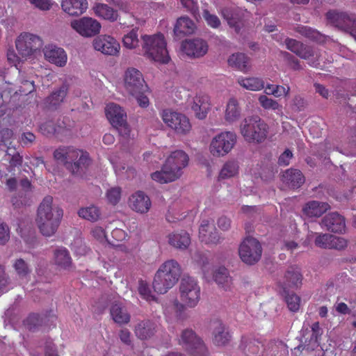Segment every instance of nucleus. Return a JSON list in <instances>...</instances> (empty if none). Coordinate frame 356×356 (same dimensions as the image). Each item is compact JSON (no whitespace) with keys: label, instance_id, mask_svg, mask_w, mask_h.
Returning a JSON list of instances; mask_svg holds the SVG:
<instances>
[{"label":"nucleus","instance_id":"obj_7","mask_svg":"<svg viewBox=\"0 0 356 356\" xmlns=\"http://www.w3.org/2000/svg\"><path fill=\"white\" fill-rule=\"evenodd\" d=\"M236 135L234 132L225 131L216 135L211 140L210 153L216 157L227 155L236 143Z\"/></svg>","mask_w":356,"mask_h":356},{"label":"nucleus","instance_id":"obj_45","mask_svg":"<svg viewBox=\"0 0 356 356\" xmlns=\"http://www.w3.org/2000/svg\"><path fill=\"white\" fill-rule=\"evenodd\" d=\"M78 214L79 217L90 220L96 221L100 217V211L98 207L91 205L81 208L79 210Z\"/></svg>","mask_w":356,"mask_h":356},{"label":"nucleus","instance_id":"obj_55","mask_svg":"<svg viewBox=\"0 0 356 356\" xmlns=\"http://www.w3.org/2000/svg\"><path fill=\"white\" fill-rule=\"evenodd\" d=\"M30 4L42 11L49 10L53 5L51 0H27Z\"/></svg>","mask_w":356,"mask_h":356},{"label":"nucleus","instance_id":"obj_5","mask_svg":"<svg viewBox=\"0 0 356 356\" xmlns=\"http://www.w3.org/2000/svg\"><path fill=\"white\" fill-rule=\"evenodd\" d=\"M43 44L39 35L28 32L22 33L15 40L16 49L25 60H33L40 56Z\"/></svg>","mask_w":356,"mask_h":356},{"label":"nucleus","instance_id":"obj_54","mask_svg":"<svg viewBox=\"0 0 356 356\" xmlns=\"http://www.w3.org/2000/svg\"><path fill=\"white\" fill-rule=\"evenodd\" d=\"M347 246V241L342 237L331 235L330 240L329 248H334L337 250L343 249Z\"/></svg>","mask_w":356,"mask_h":356},{"label":"nucleus","instance_id":"obj_43","mask_svg":"<svg viewBox=\"0 0 356 356\" xmlns=\"http://www.w3.org/2000/svg\"><path fill=\"white\" fill-rule=\"evenodd\" d=\"M238 173V165L235 161L226 162L221 168L218 179H227L236 176Z\"/></svg>","mask_w":356,"mask_h":356},{"label":"nucleus","instance_id":"obj_23","mask_svg":"<svg viewBox=\"0 0 356 356\" xmlns=\"http://www.w3.org/2000/svg\"><path fill=\"white\" fill-rule=\"evenodd\" d=\"M79 149L72 147H61L54 151V159L67 168H71L78 158Z\"/></svg>","mask_w":356,"mask_h":356},{"label":"nucleus","instance_id":"obj_51","mask_svg":"<svg viewBox=\"0 0 356 356\" xmlns=\"http://www.w3.org/2000/svg\"><path fill=\"white\" fill-rule=\"evenodd\" d=\"M122 191L120 187L115 186L107 190L106 197L109 204H117L121 198Z\"/></svg>","mask_w":356,"mask_h":356},{"label":"nucleus","instance_id":"obj_42","mask_svg":"<svg viewBox=\"0 0 356 356\" xmlns=\"http://www.w3.org/2000/svg\"><path fill=\"white\" fill-rule=\"evenodd\" d=\"M286 284L289 287H298L302 282V275L297 267H290L285 274Z\"/></svg>","mask_w":356,"mask_h":356},{"label":"nucleus","instance_id":"obj_64","mask_svg":"<svg viewBox=\"0 0 356 356\" xmlns=\"http://www.w3.org/2000/svg\"><path fill=\"white\" fill-rule=\"evenodd\" d=\"M143 92H142L137 95L132 96L136 97L137 102L140 107L146 108L149 106V102L147 97L143 95Z\"/></svg>","mask_w":356,"mask_h":356},{"label":"nucleus","instance_id":"obj_24","mask_svg":"<svg viewBox=\"0 0 356 356\" xmlns=\"http://www.w3.org/2000/svg\"><path fill=\"white\" fill-rule=\"evenodd\" d=\"M168 242L172 247L184 250L189 247L191 239L190 234L187 232L180 230L169 234L168 235Z\"/></svg>","mask_w":356,"mask_h":356},{"label":"nucleus","instance_id":"obj_18","mask_svg":"<svg viewBox=\"0 0 356 356\" xmlns=\"http://www.w3.org/2000/svg\"><path fill=\"white\" fill-rule=\"evenodd\" d=\"M194 115L199 120L207 118L211 108L210 97L204 92H198L193 97V102L190 104Z\"/></svg>","mask_w":356,"mask_h":356},{"label":"nucleus","instance_id":"obj_8","mask_svg":"<svg viewBox=\"0 0 356 356\" xmlns=\"http://www.w3.org/2000/svg\"><path fill=\"white\" fill-rule=\"evenodd\" d=\"M161 118L163 122L177 135H188L192 129L189 118L183 113L164 110L161 113Z\"/></svg>","mask_w":356,"mask_h":356},{"label":"nucleus","instance_id":"obj_9","mask_svg":"<svg viewBox=\"0 0 356 356\" xmlns=\"http://www.w3.org/2000/svg\"><path fill=\"white\" fill-rule=\"evenodd\" d=\"M179 343L191 356H209V351L204 343L191 329L182 331Z\"/></svg>","mask_w":356,"mask_h":356},{"label":"nucleus","instance_id":"obj_36","mask_svg":"<svg viewBox=\"0 0 356 356\" xmlns=\"http://www.w3.org/2000/svg\"><path fill=\"white\" fill-rule=\"evenodd\" d=\"M237 82L243 88L252 91H259L264 88V81L258 77L240 76Z\"/></svg>","mask_w":356,"mask_h":356},{"label":"nucleus","instance_id":"obj_49","mask_svg":"<svg viewBox=\"0 0 356 356\" xmlns=\"http://www.w3.org/2000/svg\"><path fill=\"white\" fill-rule=\"evenodd\" d=\"M259 102L264 109L277 111L279 113H282V106L277 101L268 98L266 95H260Z\"/></svg>","mask_w":356,"mask_h":356},{"label":"nucleus","instance_id":"obj_16","mask_svg":"<svg viewBox=\"0 0 356 356\" xmlns=\"http://www.w3.org/2000/svg\"><path fill=\"white\" fill-rule=\"evenodd\" d=\"M200 240L210 245H216L222 241V238L217 232L213 220L211 218L203 219L199 228Z\"/></svg>","mask_w":356,"mask_h":356},{"label":"nucleus","instance_id":"obj_34","mask_svg":"<svg viewBox=\"0 0 356 356\" xmlns=\"http://www.w3.org/2000/svg\"><path fill=\"white\" fill-rule=\"evenodd\" d=\"M229 65L246 73L251 69L250 58L242 53L233 54L228 58Z\"/></svg>","mask_w":356,"mask_h":356},{"label":"nucleus","instance_id":"obj_17","mask_svg":"<svg viewBox=\"0 0 356 356\" xmlns=\"http://www.w3.org/2000/svg\"><path fill=\"white\" fill-rule=\"evenodd\" d=\"M188 156L182 150L172 152L165 161L167 169H169L179 179L183 174V170L188 165Z\"/></svg>","mask_w":356,"mask_h":356},{"label":"nucleus","instance_id":"obj_37","mask_svg":"<svg viewBox=\"0 0 356 356\" xmlns=\"http://www.w3.org/2000/svg\"><path fill=\"white\" fill-rule=\"evenodd\" d=\"M115 6L118 9L124 13H131V16L136 20V23L141 24L145 22L143 17H140V14L137 12H133V10L138 6V4L129 1L120 0L115 3Z\"/></svg>","mask_w":356,"mask_h":356},{"label":"nucleus","instance_id":"obj_38","mask_svg":"<svg viewBox=\"0 0 356 356\" xmlns=\"http://www.w3.org/2000/svg\"><path fill=\"white\" fill-rule=\"evenodd\" d=\"M13 266L17 276L20 280H28L32 272L31 266L23 259H17L13 262Z\"/></svg>","mask_w":356,"mask_h":356},{"label":"nucleus","instance_id":"obj_32","mask_svg":"<svg viewBox=\"0 0 356 356\" xmlns=\"http://www.w3.org/2000/svg\"><path fill=\"white\" fill-rule=\"evenodd\" d=\"M156 331L154 323L149 320L138 322L134 327L136 336L140 339H147L152 337Z\"/></svg>","mask_w":356,"mask_h":356},{"label":"nucleus","instance_id":"obj_1","mask_svg":"<svg viewBox=\"0 0 356 356\" xmlns=\"http://www.w3.org/2000/svg\"><path fill=\"white\" fill-rule=\"evenodd\" d=\"M179 302L175 300L171 307L165 308V316L171 318L172 312L177 318H181L182 314L187 308H195L201 298V288L196 279L192 277H184L179 286Z\"/></svg>","mask_w":356,"mask_h":356},{"label":"nucleus","instance_id":"obj_15","mask_svg":"<svg viewBox=\"0 0 356 356\" xmlns=\"http://www.w3.org/2000/svg\"><path fill=\"white\" fill-rule=\"evenodd\" d=\"M92 45L95 51L104 55L118 56L120 50V45L118 40L106 34L95 37L92 42Z\"/></svg>","mask_w":356,"mask_h":356},{"label":"nucleus","instance_id":"obj_40","mask_svg":"<svg viewBox=\"0 0 356 356\" xmlns=\"http://www.w3.org/2000/svg\"><path fill=\"white\" fill-rule=\"evenodd\" d=\"M165 164L162 167L161 170L156 171L151 175L152 179L161 184L174 181L177 179V177L174 172L172 173L169 169H167Z\"/></svg>","mask_w":356,"mask_h":356},{"label":"nucleus","instance_id":"obj_25","mask_svg":"<svg viewBox=\"0 0 356 356\" xmlns=\"http://www.w3.org/2000/svg\"><path fill=\"white\" fill-rule=\"evenodd\" d=\"M129 206L136 212L144 213L149 210L151 201L143 192L138 191L129 198Z\"/></svg>","mask_w":356,"mask_h":356},{"label":"nucleus","instance_id":"obj_48","mask_svg":"<svg viewBox=\"0 0 356 356\" xmlns=\"http://www.w3.org/2000/svg\"><path fill=\"white\" fill-rule=\"evenodd\" d=\"M123 46L129 49H133L139 46L137 30L133 29L122 38Z\"/></svg>","mask_w":356,"mask_h":356},{"label":"nucleus","instance_id":"obj_27","mask_svg":"<svg viewBox=\"0 0 356 356\" xmlns=\"http://www.w3.org/2000/svg\"><path fill=\"white\" fill-rule=\"evenodd\" d=\"M241 115V108L236 98H229L224 111V119L228 124H233L238 121Z\"/></svg>","mask_w":356,"mask_h":356},{"label":"nucleus","instance_id":"obj_33","mask_svg":"<svg viewBox=\"0 0 356 356\" xmlns=\"http://www.w3.org/2000/svg\"><path fill=\"white\" fill-rule=\"evenodd\" d=\"M330 209V205L326 202L310 201L303 207V213L309 218L319 217Z\"/></svg>","mask_w":356,"mask_h":356},{"label":"nucleus","instance_id":"obj_52","mask_svg":"<svg viewBox=\"0 0 356 356\" xmlns=\"http://www.w3.org/2000/svg\"><path fill=\"white\" fill-rule=\"evenodd\" d=\"M202 16L207 25L213 29H218L220 26V20L217 15L210 13L209 10L204 9L202 12Z\"/></svg>","mask_w":356,"mask_h":356},{"label":"nucleus","instance_id":"obj_62","mask_svg":"<svg viewBox=\"0 0 356 356\" xmlns=\"http://www.w3.org/2000/svg\"><path fill=\"white\" fill-rule=\"evenodd\" d=\"M293 157V154L289 149H286L279 157L278 163L280 165H288Z\"/></svg>","mask_w":356,"mask_h":356},{"label":"nucleus","instance_id":"obj_46","mask_svg":"<svg viewBox=\"0 0 356 356\" xmlns=\"http://www.w3.org/2000/svg\"><path fill=\"white\" fill-rule=\"evenodd\" d=\"M78 158L72 165L73 173H78L80 169H83L89 165L90 160L89 155L86 152L79 149Z\"/></svg>","mask_w":356,"mask_h":356},{"label":"nucleus","instance_id":"obj_3","mask_svg":"<svg viewBox=\"0 0 356 356\" xmlns=\"http://www.w3.org/2000/svg\"><path fill=\"white\" fill-rule=\"evenodd\" d=\"M181 275L180 264L175 259L162 263L155 273L152 286L155 292L164 294L179 281Z\"/></svg>","mask_w":356,"mask_h":356},{"label":"nucleus","instance_id":"obj_59","mask_svg":"<svg viewBox=\"0 0 356 356\" xmlns=\"http://www.w3.org/2000/svg\"><path fill=\"white\" fill-rule=\"evenodd\" d=\"M10 238L8 227L3 222H0V245L5 244Z\"/></svg>","mask_w":356,"mask_h":356},{"label":"nucleus","instance_id":"obj_61","mask_svg":"<svg viewBox=\"0 0 356 356\" xmlns=\"http://www.w3.org/2000/svg\"><path fill=\"white\" fill-rule=\"evenodd\" d=\"M275 88L272 91H269L270 94L274 95L275 97H279L281 96H286L288 95L290 88L289 86L284 87L282 86L275 85Z\"/></svg>","mask_w":356,"mask_h":356},{"label":"nucleus","instance_id":"obj_19","mask_svg":"<svg viewBox=\"0 0 356 356\" xmlns=\"http://www.w3.org/2000/svg\"><path fill=\"white\" fill-rule=\"evenodd\" d=\"M181 49L188 56L199 58L207 54L208 44L202 39L186 40L182 42Z\"/></svg>","mask_w":356,"mask_h":356},{"label":"nucleus","instance_id":"obj_41","mask_svg":"<svg viewBox=\"0 0 356 356\" xmlns=\"http://www.w3.org/2000/svg\"><path fill=\"white\" fill-rule=\"evenodd\" d=\"M54 259L56 264L64 269L70 267L72 263L69 252L64 248H59L55 250Z\"/></svg>","mask_w":356,"mask_h":356},{"label":"nucleus","instance_id":"obj_21","mask_svg":"<svg viewBox=\"0 0 356 356\" xmlns=\"http://www.w3.org/2000/svg\"><path fill=\"white\" fill-rule=\"evenodd\" d=\"M213 343L217 346H225L230 341L232 335L226 325L220 320L212 323Z\"/></svg>","mask_w":356,"mask_h":356},{"label":"nucleus","instance_id":"obj_47","mask_svg":"<svg viewBox=\"0 0 356 356\" xmlns=\"http://www.w3.org/2000/svg\"><path fill=\"white\" fill-rule=\"evenodd\" d=\"M138 291L140 297L148 302L155 301L156 300V296L151 290L149 284L145 280H140L138 281Z\"/></svg>","mask_w":356,"mask_h":356},{"label":"nucleus","instance_id":"obj_31","mask_svg":"<svg viewBox=\"0 0 356 356\" xmlns=\"http://www.w3.org/2000/svg\"><path fill=\"white\" fill-rule=\"evenodd\" d=\"M93 10L97 17L109 22H115L119 18L118 10L106 3H96L93 7Z\"/></svg>","mask_w":356,"mask_h":356},{"label":"nucleus","instance_id":"obj_22","mask_svg":"<svg viewBox=\"0 0 356 356\" xmlns=\"http://www.w3.org/2000/svg\"><path fill=\"white\" fill-rule=\"evenodd\" d=\"M43 53L46 60L57 66L63 67L67 63V54L63 48L48 44L43 48Z\"/></svg>","mask_w":356,"mask_h":356},{"label":"nucleus","instance_id":"obj_53","mask_svg":"<svg viewBox=\"0 0 356 356\" xmlns=\"http://www.w3.org/2000/svg\"><path fill=\"white\" fill-rule=\"evenodd\" d=\"M286 302L291 312H297L300 308V298L296 294H289L286 297Z\"/></svg>","mask_w":356,"mask_h":356},{"label":"nucleus","instance_id":"obj_13","mask_svg":"<svg viewBox=\"0 0 356 356\" xmlns=\"http://www.w3.org/2000/svg\"><path fill=\"white\" fill-rule=\"evenodd\" d=\"M241 259L248 265L257 263L261 258L262 248L254 238L248 237L241 243L238 249Z\"/></svg>","mask_w":356,"mask_h":356},{"label":"nucleus","instance_id":"obj_10","mask_svg":"<svg viewBox=\"0 0 356 356\" xmlns=\"http://www.w3.org/2000/svg\"><path fill=\"white\" fill-rule=\"evenodd\" d=\"M326 18L328 23L349 33L356 38V17L355 15L330 10L327 13Z\"/></svg>","mask_w":356,"mask_h":356},{"label":"nucleus","instance_id":"obj_4","mask_svg":"<svg viewBox=\"0 0 356 356\" xmlns=\"http://www.w3.org/2000/svg\"><path fill=\"white\" fill-rule=\"evenodd\" d=\"M144 56L149 60L167 63L170 58L167 43L163 34L145 35L142 37Z\"/></svg>","mask_w":356,"mask_h":356},{"label":"nucleus","instance_id":"obj_12","mask_svg":"<svg viewBox=\"0 0 356 356\" xmlns=\"http://www.w3.org/2000/svg\"><path fill=\"white\" fill-rule=\"evenodd\" d=\"M106 115L111 124L123 136H129L131 132L130 128L127 123V114L124 111L118 104L114 103L108 104L106 107Z\"/></svg>","mask_w":356,"mask_h":356},{"label":"nucleus","instance_id":"obj_50","mask_svg":"<svg viewBox=\"0 0 356 356\" xmlns=\"http://www.w3.org/2000/svg\"><path fill=\"white\" fill-rule=\"evenodd\" d=\"M221 14L230 26L234 27L236 29L238 28V22L239 20L238 13L231 8H225L221 10Z\"/></svg>","mask_w":356,"mask_h":356},{"label":"nucleus","instance_id":"obj_56","mask_svg":"<svg viewBox=\"0 0 356 356\" xmlns=\"http://www.w3.org/2000/svg\"><path fill=\"white\" fill-rule=\"evenodd\" d=\"M331 234H318L315 239V244L316 246L322 248H329L330 240Z\"/></svg>","mask_w":356,"mask_h":356},{"label":"nucleus","instance_id":"obj_39","mask_svg":"<svg viewBox=\"0 0 356 356\" xmlns=\"http://www.w3.org/2000/svg\"><path fill=\"white\" fill-rule=\"evenodd\" d=\"M213 277L218 285L222 287L225 290H227L229 288L232 279L227 269L225 267H218L215 269Z\"/></svg>","mask_w":356,"mask_h":356},{"label":"nucleus","instance_id":"obj_60","mask_svg":"<svg viewBox=\"0 0 356 356\" xmlns=\"http://www.w3.org/2000/svg\"><path fill=\"white\" fill-rule=\"evenodd\" d=\"M185 216H183L182 213H179L175 208L170 209L166 215V219L170 222H175L177 220H181Z\"/></svg>","mask_w":356,"mask_h":356},{"label":"nucleus","instance_id":"obj_57","mask_svg":"<svg viewBox=\"0 0 356 356\" xmlns=\"http://www.w3.org/2000/svg\"><path fill=\"white\" fill-rule=\"evenodd\" d=\"M92 235L100 243L108 241L106 237L105 230L101 227H95L91 231Z\"/></svg>","mask_w":356,"mask_h":356},{"label":"nucleus","instance_id":"obj_58","mask_svg":"<svg viewBox=\"0 0 356 356\" xmlns=\"http://www.w3.org/2000/svg\"><path fill=\"white\" fill-rule=\"evenodd\" d=\"M300 32L302 35H305L307 38H309L314 40H318L320 38V33L317 31L312 29L310 27H302Z\"/></svg>","mask_w":356,"mask_h":356},{"label":"nucleus","instance_id":"obj_6","mask_svg":"<svg viewBox=\"0 0 356 356\" xmlns=\"http://www.w3.org/2000/svg\"><path fill=\"white\" fill-rule=\"evenodd\" d=\"M268 125L259 117L245 118L241 124L240 131L249 143H261L267 137Z\"/></svg>","mask_w":356,"mask_h":356},{"label":"nucleus","instance_id":"obj_35","mask_svg":"<svg viewBox=\"0 0 356 356\" xmlns=\"http://www.w3.org/2000/svg\"><path fill=\"white\" fill-rule=\"evenodd\" d=\"M110 312L113 320L118 324H127L130 321L131 316L121 303L113 304Z\"/></svg>","mask_w":356,"mask_h":356},{"label":"nucleus","instance_id":"obj_29","mask_svg":"<svg viewBox=\"0 0 356 356\" xmlns=\"http://www.w3.org/2000/svg\"><path fill=\"white\" fill-rule=\"evenodd\" d=\"M282 180L290 188H299L305 181L302 172L296 169L286 170L282 175Z\"/></svg>","mask_w":356,"mask_h":356},{"label":"nucleus","instance_id":"obj_63","mask_svg":"<svg viewBox=\"0 0 356 356\" xmlns=\"http://www.w3.org/2000/svg\"><path fill=\"white\" fill-rule=\"evenodd\" d=\"M7 58L10 64L17 67L20 63V58L13 49H9L7 52Z\"/></svg>","mask_w":356,"mask_h":356},{"label":"nucleus","instance_id":"obj_44","mask_svg":"<svg viewBox=\"0 0 356 356\" xmlns=\"http://www.w3.org/2000/svg\"><path fill=\"white\" fill-rule=\"evenodd\" d=\"M67 92V87L62 86L58 90L53 92L46 99V102L51 107H56L63 102Z\"/></svg>","mask_w":356,"mask_h":356},{"label":"nucleus","instance_id":"obj_28","mask_svg":"<svg viewBox=\"0 0 356 356\" xmlns=\"http://www.w3.org/2000/svg\"><path fill=\"white\" fill-rule=\"evenodd\" d=\"M286 48L292 52L297 54L302 58L309 59L311 56H314L312 49L307 46L303 45L302 43L293 39H284Z\"/></svg>","mask_w":356,"mask_h":356},{"label":"nucleus","instance_id":"obj_26","mask_svg":"<svg viewBox=\"0 0 356 356\" xmlns=\"http://www.w3.org/2000/svg\"><path fill=\"white\" fill-rule=\"evenodd\" d=\"M62 10L71 16H79L84 13L88 8L87 0H63Z\"/></svg>","mask_w":356,"mask_h":356},{"label":"nucleus","instance_id":"obj_2","mask_svg":"<svg viewBox=\"0 0 356 356\" xmlns=\"http://www.w3.org/2000/svg\"><path fill=\"white\" fill-rule=\"evenodd\" d=\"M63 210L53 204V197L47 195L40 204L36 217V223L40 232L47 236L53 235L57 230L62 217Z\"/></svg>","mask_w":356,"mask_h":356},{"label":"nucleus","instance_id":"obj_20","mask_svg":"<svg viewBox=\"0 0 356 356\" xmlns=\"http://www.w3.org/2000/svg\"><path fill=\"white\" fill-rule=\"evenodd\" d=\"M321 225L328 231L343 233L346 229L344 218L337 212L330 213L321 220Z\"/></svg>","mask_w":356,"mask_h":356},{"label":"nucleus","instance_id":"obj_30","mask_svg":"<svg viewBox=\"0 0 356 356\" xmlns=\"http://www.w3.org/2000/svg\"><path fill=\"white\" fill-rule=\"evenodd\" d=\"M195 24L188 17L183 16L177 19L174 27V33L177 36H184L194 33Z\"/></svg>","mask_w":356,"mask_h":356},{"label":"nucleus","instance_id":"obj_11","mask_svg":"<svg viewBox=\"0 0 356 356\" xmlns=\"http://www.w3.org/2000/svg\"><path fill=\"white\" fill-rule=\"evenodd\" d=\"M70 27L83 38H90L97 35L102 29L101 23L96 19L83 17L71 20Z\"/></svg>","mask_w":356,"mask_h":356},{"label":"nucleus","instance_id":"obj_14","mask_svg":"<svg viewBox=\"0 0 356 356\" xmlns=\"http://www.w3.org/2000/svg\"><path fill=\"white\" fill-rule=\"evenodd\" d=\"M124 86L131 95H137L145 92L147 86L141 72L135 68L127 70L124 77Z\"/></svg>","mask_w":356,"mask_h":356}]
</instances>
